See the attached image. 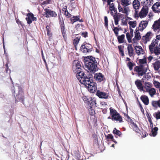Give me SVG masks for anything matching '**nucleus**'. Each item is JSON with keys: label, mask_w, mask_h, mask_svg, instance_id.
<instances>
[{"label": "nucleus", "mask_w": 160, "mask_h": 160, "mask_svg": "<svg viewBox=\"0 0 160 160\" xmlns=\"http://www.w3.org/2000/svg\"><path fill=\"white\" fill-rule=\"evenodd\" d=\"M83 74L79 80V82L87 88L90 92L94 93L97 90V83L93 82L92 79L94 77V73H91L87 75L84 72Z\"/></svg>", "instance_id": "obj_1"}, {"label": "nucleus", "mask_w": 160, "mask_h": 160, "mask_svg": "<svg viewBox=\"0 0 160 160\" xmlns=\"http://www.w3.org/2000/svg\"><path fill=\"white\" fill-rule=\"evenodd\" d=\"M90 58H87L85 61V66L88 70V71L90 73H94L98 70L97 62L95 58L90 56Z\"/></svg>", "instance_id": "obj_2"}, {"label": "nucleus", "mask_w": 160, "mask_h": 160, "mask_svg": "<svg viewBox=\"0 0 160 160\" xmlns=\"http://www.w3.org/2000/svg\"><path fill=\"white\" fill-rule=\"evenodd\" d=\"M72 64L73 71L76 74V77L79 81L82 76L84 75V72L82 71V66L78 60H74Z\"/></svg>", "instance_id": "obj_3"}, {"label": "nucleus", "mask_w": 160, "mask_h": 160, "mask_svg": "<svg viewBox=\"0 0 160 160\" xmlns=\"http://www.w3.org/2000/svg\"><path fill=\"white\" fill-rule=\"evenodd\" d=\"M158 40L153 39L150 45L149 46V48L152 53H154L156 55H160V49L158 48Z\"/></svg>", "instance_id": "obj_4"}, {"label": "nucleus", "mask_w": 160, "mask_h": 160, "mask_svg": "<svg viewBox=\"0 0 160 160\" xmlns=\"http://www.w3.org/2000/svg\"><path fill=\"white\" fill-rule=\"evenodd\" d=\"M110 114L111 118L110 117L108 118H110L112 120L118 121L119 122H122V118L119 113L114 109L110 108Z\"/></svg>", "instance_id": "obj_5"}, {"label": "nucleus", "mask_w": 160, "mask_h": 160, "mask_svg": "<svg viewBox=\"0 0 160 160\" xmlns=\"http://www.w3.org/2000/svg\"><path fill=\"white\" fill-rule=\"evenodd\" d=\"M124 119L129 123L131 127V128L133 131H135L137 133L140 132V130L138 125L128 114H124Z\"/></svg>", "instance_id": "obj_6"}, {"label": "nucleus", "mask_w": 160, "mask_h": 160, "mask_svg": "<svg viewBox=\"0 0 160 160\" xmlns=\"http://www.w3.org/2000/svg\"><path fill=\"white\" fill-rule=\"evenodd\" d=\"M147 68L145 67L142 64L136 66L134 68V72H136L138 76H142L145 74L147 72Z\"/></svg>", "instance_id": "obj_7"}, {"label": "nucleus", "mask_w": 160, "mask_h": 160, "mask_svg": "<svg viewBox=\"0 0 160 160\" xmlns=\"http://www.w3.org/2000/svg\"><path fill=\"white\" fill-rule=\"evenodd\" d=\"M59 24L60 25V29L62 37L65 41H66L67 39V35L65 30V25L63 18L62 17H59Z\"/></svg>", "instance_id": "obj_8"}, {"label": "nucleus", "mask_w": 160, "mask_h": 160, "mask_svg": "<svg viewBox=\"0 0 160 160\" xmlns=\"http://www.w3.org/2000/svg\"><path fill=\"white\" fill-rule=\"evenodd\" d=\"M18 94L17 95V99H15L16 102L19 101H20L23 103L24 99V96L23 90L22 88L20 87H18Z\"/></svg>", "instance_id": "obj_9"}, {"label": "nucleus", "mask_w": 160, "mask_h": 160, "mask_svg": "<svg viewBox=\"0 0 160 160\" xmlns=\"http://www.w3.org/2000/svg\"><path fill=\"white\" fill-rule=\"evenodd\" d=\"M44 11H45L44 15L47 18L49 17H56L57 16V15L56 13L51 9L46 8L44 9Z\"/></svg>", "instance_id": "obj_10"}, {"label": "nucleus", "mask_w": 160, "mask_h": 160, "mask_svg": "<svg viewBox=\"0 0 160 160\" xmlns=\"http://www.w3.org/2000/svg\"><path fill=\"white\" fill-rule=\"evenodd\" d=\"M27 16L28 17L26 18V20L27 21V23L30 24L32 21H36L37 18L34 16L33 14L31 12L28 13L27 14Z\"/></svg>", "instance_id": "obj_11"}, {"label": "nucleus", "mask_w": 160, "mask_h": 160, "mask_svg": "<svg viewBox=\"0 0 160 160\" xmlns=\"http://www.w3.org/2000/svg\"><path fill=\"white\" fill-rule=\"evenodd\" d=\"M152 28L153 30L157 33L160 32V18L159 19L155 21L152 25Z\"/></svg>", "instance_id": "obj_12"}, {"label": "nucleus", "mask_w": 160, "mask_h": 160, "mask_svg": "<svg viewBox=\"0 0 160 160\" xmlns=\"http://www.w3.org/2000/svg\"><path fill=\"white\" fill-rule=\"evenodd\" d=\"M96 95L100 98L107 99L109 97L108 93L101 91L100 90L97 91Z\"/></svg>", "instance_id": "obj_13"}, {"label": "nucleus", "mask_w": 160, "mask_h": 160, "mask_svg": "<svg viewBox=\"0 0 160 160\" xmlns=\"http://www.w3.org/2000/svg\"><path fill=\"white\" fill-rule=\"evenodd\" d=\"M139 30L137 29V28L136 29L135 33V36L132 39V42L134 43H137L139 40L141 38V36L139 32Z\"/></svg>", "instance_id": "obj_14"}, {"label": "nucleus", "mask_w": 160, "mask_h": 160, "mask_svg": "<svg viewBox=\"0 0 160 160\" xmlns=\"http://www.w3.org/2000/svg\"><path fill=\"white\" fill-rule=\"evenodd\" d=\"M94 78L98 82H100L105 80L104 75L101 73H98L94 74Z\"/></svg>", "instance_id": "obj_15"}, {"label": "nucleus", "mask_w": 160, "mask_h": 160, "mask_svg": "<svg viewBox=\"0 0 160 160\" xmlns=\"http://www.w3.org/2000/svg\"><path fill=\"white\" fill-rule=\"evenodd\" d=\"M132 5L134 8L135 9V15H137L138 10L140 6V3L138 0H134L132 2Z\"/></svg>", "instance_id": "obj_16"}, {"label": "nucleus", "mask_w": 160, "mask_h": 160, "mask_svg": "<svg viewBox=\"0 0 160 160\" xmlns=\"http://www.w3.org/2000/svg\"><path fill=\"white\" fill-rule=\"evenodd\" d=\"M119 12H122L124 13L126 16L128 15V12H130V10L128 7H124L123 8H122L120 5H119L118 6Z\"/></svg>", "instance_id": "obj_17"}, {"label": "nucleus", "mask_w": 160, "mask_h": 160, "mask_svg": "<svg viewBox=\"0 0 160 160\" xmlns=\"http://www.w3.org/2000/svg\"><path fill=\"white\" fill-rule=\"evenodd\" d=\"M148 12V8L147 7H144V6L142 8L141 11L139 13V17L141 18H142L145 17Z\"/></svg>", "instance_id": "obj_18"}, {"label": "nucleus", "mask_w": 160, "mask_h": 160, "mask_svg": "<svg viewBox=\"0 0 160 160\" xmlns=\"http://www.w3.org/2000/svg\"><path fill=\"white\" fill-rule=\"evenodd\" d=\"M123 16V14L120 13H118V14L113 15V19L115 25H117L118 24V22L120 20L121 18H122Z\"/></svg>", "instance_id": "obj_19"}, {"label": "nucleus", "mask_w": 160, "mask_h": 160, "mask_svg": "<svg viewBox=\"0 0 160 160\" xmlns=\"http://www.w3.org/2000/svg\"><path fill=\"white\" fill-rule=\"evenodd\" d=\"M152 8L154 12H160V2H158L154 4L152 7Z\"/></svg>", "instance_id": "obj_20"}, {"label": "nucleus", "mask_w": 160, "mask_h": 160, "mask_svg": "<svg viewBox=\"0 0 160 160\" xmlns=\"http://www.w3.org/2000/svg\"><path fill=\"white\" fill-rule=\"evenodd\" d=\"M135 83L138 88L139 89L140 91H144L143 89V86L141 80L139 79L135 81Z\"/></svg>", "instance_id": "obj_21"}, {"label": "nucleus", "mask_w": 160, "mask_h": 160, "mask_svg": "<svg viewBox=\"0 0 160 160\" xmlns=\"http://www.w3.org/2000/svg\"><path fill=\"white\" fill-rule=\"evenodd\" d=\"M140 99L145 105H148L149 103L148 97L145 95H142L140 97Z\"/></svg>", "instance_id": "obj_22"}, {"label": "nucleus", "mask_w": 160, "mask_h": 160, "mask_svg": "<svg viewBox=\"0 0 160 160\" xmlns=\"http://www.w3.org/2000/svg\"><path fill=\"white\" fill-rule=\"evenodd\" d=\"M135 49L136 50V52L138 55L141 54H143L144 53V51L140 46H136L135 47Z\"/></svg>", "instance_id": "obj_23"}, {"label": "nucleus", "mask_w": 160, "mask_h": 160, "mask_svg": "<svg viewBox=\"0 0 160 160\" xmlns=\"http://www.w3.org/2000/svg\"><path fill=\"white\" fill-rule=\"evenodd\" d=\"M80 50L84 53H87L91 51L89 48H87L86 47V45L83 43L80 47Z\"/></svg>", "instance_id": "obj_24"}, {"label": "nucleus", "mask_w": 160, "mask_h": 160, "mask_svg": "<svg viewBox=\"0 0 160 160\" xmlns=\"http://www.w3.org/2000/svg\"><path fill=\"white\" fill-rule=\"evenodd\" d=\"M128 54L130 57L133 56V54L134 50L132 45H129L127 48Z\"/></svg>", "instance_id": "obj_25"}, {"label": "nucleus", "mask_w": 160, "mask_h": 160, "mask_svg": "<svg viewBox=\"0 0 160 160\" xmlns=\"http://www.w3.org/2000/svg\"><path fill=\"white\" fill-rule=\"evenodd\" d=\"M121 4L124 7H126L131 4V0H121Z\"/></svg>", "instance_id": "obj_26"}, {"label": "nucleus", "mask_w": 160, "mask_h": 160, "mask_svg": "<svg viewBox=\"0 0 160 160\" xmlns=\"http://www.w3.org/2000/svg\"><path fill=\"white\" fill-rule=\"evenodd\" d=\"M96 99L94 98H91L88 103L89 107H90L91 106L92 107L94 106L97 107L96 105Z\"/></svg>", "instance_id": "obj_27"}, {"label": "nucleus", "mask_w": 160, "mask_h": 160, "mask_svg": "<svg viewBox=\"0 0 160 160\" xmlns=\"http://www.w3.org/2000/svg\"><path fill=\"white\" fill-rule=\"evenodd\" d=\"M153 68L155 71H158L160 68V61L158 60L156 61L153 63Z\"/></svg>", "instance_id": "obj_28"}, {"label": "nucleus", "mask_w": 160, "mask_h": 160, "mask_svg": "<svg viewBox=\"0 0 160 160\" xmlns=\"http://www.w3.org/2000/svg\"><path fill=\"white\" fill-rule=\"evenodd\" d=\"M79 16H72V17H71L70 18L71 23L73 24L74 22L78 21L79 20Z\"/></svg>", "instance_id": "obj_29"}, {"label": "nucleus", "mask_w": 160, "mask_h": 160, "mask_svg": "<svg viewBox=\"0 0 160 160\" xmlns=\"http://www.w3.org/2000/svg\"><path fill=\"white\" fill-rule=\"evenodd\" d=\"M117 37L118 41L119 43H123L124 42V39L125 38V35L122 34L120 36H116Z\"/></svg>", "instance_id": "obj_30"}, {"label": "nucleus", "mask_w": 160, "mask_h": 160, "mask_svg": "<svg viewBox=\"0 0 160 160\" xmlns=\"http://www.w3.org/2000/svg\"><path fill=\"white\" fill-rule=\"evenodd\" d=\"M81 38L80 37H75L73 40V44L75 47L76 48L77 45L78 44Z\"/></svg>", "instance_id": "obj_31"}, {"label": "nucleus", "mask_w": 160, "mask_h": 160, "mask_svg": "<svg viewBox=\"0 0 160 160\" xmlns=\"http://www.w3.org/2000/svg\"><path fill=\"white\" fill-rule=\"evenodd\" d=\"M144 85V88L146 89L147 92L152 87V83L149 82H145Z\"/></svg>", "instance_id": "obj_32"}, {"label": "nucleus", "mask_w": 160, "mask_h": 160, "mask_svg": "<svg viewBox=\"0 0 160 160\" xmlns=\"http://www.w3.org/2000/svg\"><path fill=\"white\" fill-rule=\"evenodd\" d=\"M105 136L106 139H110L113 142L115 143H117V142L114 140L112 134H109L107 135H105Z\"/></svg>", "instance_id": "obj_33"}, {"label": "nucleus", "mask_w": 160, "mask_h": 160, "mask_svg": "<svg viewBox=\"0 0 160 160\" xmlns=\"http://www.w3.org/2000/svg\"><path fill=\"white\" fill-rule=\"evenodd\" d=\"M120 30H122V28L121 27H119L118 26V27H114V28L113 29V31H114L115 35L116 36H118V32Z\"/></svg>", "instance_id": "obj_34"}, {"label": "nucleus", "mask_w": 160, "mask_h": 160, "mask_svg": "<svg viewBox=\"0 0 160 160\" xmlns=\"http://www.w3.org/2000/svg\"><path fill=\"white\" fill-rule=\"evenodd\" d=\"M147 92H148L150 96L152 97L155 95L156 93V90L154 88H151Z\"/></svg>", "instance_id": "obj_35"}, {"label": "nucleus", "mask_w": 160, "mask_h": 160, "mask_svg": "<svg viewBox=\"0 0 160 160\" xmlns=\"http://www.w3.org/2000/svg\"><path fill=\"white\" fill-rule=\"evenodd\" d=\"M136 64L135 63L132 62H128L127 63V66L128 68L130 71H132L133 69V67L135 66Z\"/></svg>", "instance_id": "obj_36"}, {"label": "nucleus", "mask_w": 160, "mask_h": 160, "mask_svg": "<svg viewBox=\"0 0 160 160\" xmlns=\"http://www.w3.org/2000/svg\"><path fill=\"white\" fill-rule=\"evenodd\" d=\"M152 0H146L144 2V5L145 7L148 8L152 5Z\"/></svg>", "instance_id": "obj_37"}, {"label": "nucleus", "mask_w": 160, "mask_h": 160, "mask_svg": "<svg viewBox=\"0 0 160 160\" xmlns=\"http://www.w3.org/2000/svg\"><path fill=\"white\" fill-rule=\"evenodd\" d=\"M158 130V128L157 127H155L152 128V135L153 136L155 137L157 135Z\"/></svg>", "instance_id": "obj_38"}, {"label": "nucleus", "mask_w": 160, "mask_h": 160, "mask_svg": "<svg viewBox=\"0 0 160 160\" xmlns=\"http://www.w3.org/2000/svg\"><path fill=\"white\" fill-rule=\"evenodd\" d=\"M113 133L119 137H121L122 135V132L120 131L117 129L116 128H115L113 130Z\"/></svg>", "instance_id": "obj_39"}, {"label": "nucleus", "mask_w": 160, "mask_h": 160, "mask_svg": "<svg viewBox=\"0 0 160 160\" xmlns=\"http://www.w3.org/2000/svg\"><path fill=\"white\" fill-rule=\"evenodd\" d=\"M126 36L128 42L129 43L132 42V38L130 36V33L129 32H127L126 33Z\"/></svg>", "instance_id": "obj_40"}, {"label": "nucleus", "mask_w": 160, "mask_h": 160, "mask_svg": "<svg viewBox=\"0 0 160 160\" xmlns=\"http://www.w3.org/2000/svg\"><path fill=\"white\" fill-rule=\"evenodd\" d=\"M158 101L153 100L152 101L151 104L153 107L157 108L158 107Z\"/></svg>", "instance_id": "obj_41"}, {"label": "nucleus", "mask_w": 160, "mask_h": 160, "mask_svg": "<svg viewBox=\"0 0 160 160\" xmlns=\"http://www.w3.org/2000/svg\"><path fill=\"white\" fill-rule=\"evenodd\" d=\"M139 62L140 63V64H146V66L148 67V65L147 64V60L146 58H144L142 59H140L139 60Z\"/></svg>", "instance_id": "obj_42"}, {"label": "nucleus", "mask_w": 160, "mask_h": 160, "mask_svg": "<svg viewBox=\"0 0 160 160\" xmlns=\"http://www.w3.org/2000/svg\"><path fill=\"white\" fill-rule=\"evenodd\" d=\"M46 28L47 32V35L49 37H51L52 35V34L51 33L50 27L47 25L46 26Z\"/></svg>", "instance_id": "obj_43"}, {"label": "nucleus", "mask_w": 160, "mask_h": 160, "mask_svg": "<svg viewBox=\"0 0 160 160\" xmlns=\"http://www.w3.org/2000/svg\"><path fill=\"white\" fill-rule=\"evenodd\" d=\"M148 24V22L147 21H142L140 23L139 27H141V25H142L144 28H146Z\"/></svg>", "instance_id": "obj_44"}, {"label": "nucleus", "mask_w": 160, "mask_h": 160, "mask_svg": "<svg viewBox=\"0 0 160 160\" xmlns=\"http://www.w3.org/2000/svg\"><path fill=\"white\" fill-rule=\"evenodd\" d=\"M128 24L130 26V27H132V28H135L136 26V21H129L128 22Z\"/></svg>", "instance_id": "obj_45"}, {"label": "nucleus", "mask_w": 160, "mask_h": 160, "mask_svg": "<svg viewBox=\"0 0 160 160\" xmlns=\"http://www.w3.org/2000/svg\"><path fill=\"white\" fill-rule=\"evenodd\" d=\"M89 112L90 115L91 116H93L95 113V110L92 108V107L91 106L90 107L89 109Z\"/></svg>", "instance_id": "obj_46"}, {"label": "nucleus", "mask_w": 160, "mask_h": 160, "mask_svg": "<svg viewBox=\"0 0 160 160\" xmlns=\"http://www.w3.org/2000/svg\"><path fill=\"white\" fill-rule=\"evenodd\" d=\"M153 116L157 120L160 119V111H158L154 113Z\"/></svg>", "instance_id": "obj_47"}, {"label": "nucleus", "mask_w": 160, "mask_h": 160, "mask_svg": "<svg viewBox=\"0 0 160 160\" xmlns=\"http://www.w3.org/2000/svg\"><path fill=\"white\" fill-rule=\"evenodd\" d=\"M142 41L144 43L146 44L148 41H150V38H147L145 36H144L142 37Z\"/></svg>", "instance_id": "obj_48"}, {"label": "nucleus", "mask_w": 160, "mask_h": 160, "mask_svg": "<svg viewBox=\"0 0 160 160\" xmlns=\"http://www.w3.org/2000/svg\"><path fill=\"white\" fill-rule=\"evenodd\" d=\"M64 14L68 18H70L72 16L68 10L66 11V12H64Z\"/></svg>", "instance_id": "obj_49"}, {"label": "nucleus", "mask_w": 160, "mask_h": 160, "mask_svg": "<svg viewBox=\"0 0 160 160\" xmlns=\"http://www.w3.org/2000/svg\"><path fill=\"white\" fill-rule=\"evenodd\" d=\"M105 26V27H108V20L107 16L104 17Z\"/></svg>", "instance_id": "obj_50"}, {"label": "nucleus", "mask_w": 160, "mask_h": 160, "mask_svg": "<svg viewBox=\"0 0 160 160\" xmlns=\"http://www.w3.org/2000/svg\"><path fill=\"white\" fill-rule=\"evenodd\" d=\"M82 99L85 103H88L89 102V99L86 96L83 97H82Z\"/></svg>", "instance_id": "obj_51"}, {"label": "nucleus", "mask_w": 160, "mask_h": 160, "mask_svg": "<svg viewBox=\"0 0 160 160\" xmlns=\"http://www.w3.org/2000/svg\"><path fill=\"white\" fill-rule=\"evenodd\" d=\"M121 25H126L127 26V20H124L123 19H122V22Z\"/></svg>", "instance_id": "obj_52"}, {"label": "nucleus", "mask_w": 160, "mask_h": 160, "mask_svg": "<svg viewBox=\"0 0 160 160\" xmlns=\"http://www.w3.org/2000/svg\"><path fill=\"white\" fill-rule=\"evenodd\" d=\"M81 35L84 38H86L88 37V33L87 32H84L81 33Z\"/></svg>", "instance_id": "obj_53"}, {"label": "nucleus", "mask_w": 160, "mask_h": 160, "mask_svg": "<svg viewBox=\"0 0 160 160\" xmlns=\"http://www.w3.org/2000/svg\"><path fill=\"white\" fill-rule=\"evenodd\" d=\"M115 7L114 6V4L113 3H112L109 6V9L111 11H112V10H114Z\"/></svg>", "instance_id": "obj_54"}, {"label": "nucleus", "mask_w": 160, "mask_h": 160, "mask_svg": "<svg viewBox=\"0 0 160 160\" xmlns=\"http://www.w3.org/2000/svg\"><path fill=\"white\" fill-rule=\"evenodd\" d=\"M155 86H156V87L157 88H160V83L158 82H155V83H154Z\"/></svg>", "instance_id": "obj_55"}, {"label": "nucleus", "mask_w": 160, "mask_h": 160, "mask_svg": "<svg viewBox=\"0 0 160 160\" xmlns=\"http://www.w3.org/2000/svg\"><path fill=\"white\" fill-rule=\"evenodd\" d=\"M5 66L6 67V72L8 73H10V70H9V67L8 65V64H6L5 65Z\"/></svg>", "instance_id": "obj_56"}, {"label": "nucleus", "mask_w": 160, "mask_h": 160, "mask_svg": "<svg viewBox=\"0 0 160 160\" xmlns=\"http://www.w3.org/2000/svg\"><path fill=\"white\" fill-rule=\"evenodd\" d=\"M51 2V0H46L44 1L42 3L43 4H48L50 3Z\"/></svg>", "instance_id": "obj_57"}, {"label": "nucleus", "mask_w": 160, "mask_h": 160, "mask_svg": "<svg viewBox=\"0 0 160 160\" xmlns=\"http://www.w3.org/2000/svg\"><path fill=\"white\" fill-rule=\"evenodd\" d=\"M151 34V32H148L145 36L147 38H150V40L151 38L150 37Z\"/></svg>", "instance_id": "obj_58"}, {"label": "nucleus", "mask_w": 160, "mask_h": 160, "mask_svg": "<svg viewBox=\"0 0 160 160\" xmlns=\"http://www.w3.org/2000/svg\"><path fill=\"white\" fill-rule=\"evenodd\" d=\"M138 103L139 104V106L140 108V109L141 111L143 113L144 112V110L143 108L142 105L141 104V103H140V102L139 101H138Z\"/></svg>", "instance_id": "obj_59"}, {"label": "nucleus", "mask_w": 160, "mask_h": 160, "mask_svg": "<svg viewBox=\"0 0 160 160\" xmlns=\"http://www.w3.org/2000/svg\"><path fill=\"white\" fill-rule=\"evenodd\" d=\"M141 135L143 136V137H145L148 135V134L145 131H143L142 132V134H141Z\"/></svg>", "instance_id": "obj_60"}, {"label": "nucleus", "mask_w": 160, "mask_h": 160, "mask_svg": "<svg viewBox=\"0 0 160 160\" xmlns=\"http://www.w3.org/2000/svg\"><path fill=\"white\" fill-rule=\"evenodd\" d=\"M67 6H65L62 8V10L64 12H66V11H67Z\"/></svg>", "instance_id": "obj_61"}, {"label": "nucleus", "mask_w": 160, "mask_h": 160, "mask_svg": "<svg viewBox=\"0 0 160 160\" xmlns=\"http://www.w3.org/2000/svg\"><path fill=\"white\" fill-rule=\"evenodd\" d=\"M124 47L123 46L120 45L118 46V48L119 49V52L123 50Z\"/></svg>", "instance_id": "obj_62"}, {"label": "nucleus", "mask_w": 160, "mask_h": 160, "mask_svg": "<svg viewBox=\"0 0 160 160\" xmlns=\"http://www.w3.org/2000/svg\"><path fill=\"white\" fill-rule=\"evenodd\" d=\"M145 28H144V26H143L142 25H141V27H139L138 28V29L140 31H142Z\"/></svg>", "instance_id": "obj_63"}, {"label": "nucleus", "mask_w": 160, "mask_h": 160, "mask_svg": "<svg viewBox=\"0 0 160 160\" xmlns=\"http://www.w3.org/2000/svg\"><path fill=\"white\" fill-rule=\"evenodd\" d=\"M119 53L120 55H121L122 57H123L124 56V50H123L120 51L119 52Z\"/></svg>", "instance_id": "obj_64"}]
</instances>
